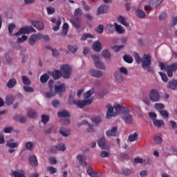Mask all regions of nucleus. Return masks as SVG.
Wrapping results in <instances>:
<instances>
[{
  "mask_svg": "<svg viewBox=\"0 0 177 177\" xmlns=\"http://www.w3.org/2000/svg\"><path fill=\"white\" fill-rule=\"evenodd\" d=\"M59 133H61L62 136H68L71 133V130H70V129H64L61 127L59 129Z\"/></svg>",
  "mask_w": 177,
  "mask_h": 177,
  "instance_id": "24",
  "label": "nucleus"
},
{
  "mask_svg": "<svg viewBox=\"0 0 177 177\" xmlns=\"http://www.w3.org/2000/svg\"><path fill=\"white\" fill-rule=\"evenodd\" d=\"M92 59L96 68H98V70H106V65L100 60L99 56L96 55H92Z\"/></svg>",
  "mask_w": 177,
  "mask_h": 177,
  "instance_id": "7",
  "label": "nucleus"
},
{
  "mask_svg": "<svg viewBox=\"0 0 177 177\" xmlns=\"http://www.w3.org/2000/svg\"><path fill=\"white\" fill-rule=\"evenodd\" d=\"M56 24L57 25L53 28V31H58V30L60 29V24H62V19L60 18H58Z\"/></svg>",
  "mask_w": 177,
  "mask_h": 177,
  "instance_id": "43",
  "label": "nucleus"
},
{
  "mask_svg": "<svg viewBox=\"0 0 177 177\" xmlns=\"http://www.w3.org/2000/svg\"><path fill=\"white\" fill-rule=\"evenodd\" d=\"M162 2V0H150V3L152 6L157 8Z\"/></svg>",
  "mask_w": 177,
  "mask_h": 177,
  "instance_id": "45",
  "label": "nucleus"
},
{
  "mask_svg": "<svg viewBox=\"0 0 177 177\" xmlns=\"http://www.w3.org/2000/svg\"><path fill=\"white\" fill-rule=\"evenodd\" d=\"M67 49L68 50L71 51V53H77V50H78V46H77V45H68Z\"/></svg>",
  "mask_w": 177,
  "mask_h": 177,
  "instance_id": "35",
  "label": "nucleus"
},
{
  "mask_svg": "<svg viewBox=\"0 0 177 177\" xmlns=\"http://www.w3.org/2000/svg\"><path fill=\"white\" fill-rule=\"evenodd\" d=\"M66 91V87L64 86V84H61L59 86H55V92L56 93H63Z\"/></svg>",
  "mask_w": 177,
  "mask_h": 177,
  "instance_id": "20",
  "label": "nucleus"
},
{
  "mask_svg": "<svg viewBox=\"0 0 177 177\" xmlns=\"http://www.w3.org/2000/svg\"><path fill=\"white\" fill-rule=\"evenodd\" d=\"M57 115L58 117H59V118H66V119L62 120V124H64V125H69L70 124L69 118L71 117V115L68 111L64 110L63 111L58 112Z\"/></svg>",
  "mask_w": 177,
  "mask_h": 177,
  "instance_id": "4",
  "label": "nucleus"
},
{
  "mask_svg": "<svg viewBox=\"0 0 177 177\" xmlns=\"http://www.w3.org/2000/svg\"><path fill=\"white\" fill-rule=\"evenodd\" d=\"M62 75H63L62 71L55 70L54 72H53V78H54V80H59Z\"/></svg>",
  "mask_w": 177,
  "mask_h": 177,
  "instance_id": "33",
  "label": "nucleus"
},
{
  "mask_svg": "<svg viewBox=\"0 0 177 177\" xmlns=\"http://www.w3.org/2000/svg\"><path fill=\"white\" fill-rule=\"evenodd\" d=\"M176 86H177V80H170L167 85V88L169 89H172L173 91H175V89H176Z\"/></svg>",
  "mask_w": 177,
  "mask_h": 177,
  "instance_id": "22",
  "label": "nucleus"
},
{
  "mask_svg": "<svg viewBox=\"0 0 177 177\" xmlns=\"http://www.w3.org/2000/svg\"><path fill=\"white\" fill-rule=\"evenodd\" d=\"M74 16L78 17V16H82V10L81 8H77L74 12Z\"/></svg>",
  "mask_w": 177,
  "mask_h": 177,
  "instance_id": "59",
  "label": "nucleus"
},
{
  "mask_svg": "<svg viewBox=\"0 0 177 177\" xmlns=\"http://www.w3.org/2000/svg\"><path fill=\"white\" fill-rule=\"evenodd\" d=\"M32 25L37 30H44V24L41 21H32Z\"/></svg>",
  "mask_w": 177,
  "mask_h": 177,
  "instance_id": "19",
  "label": "nucleus"
},
{
  "mask_svg": "<svg viewBox=\"0 0 177 177\" xmlns=\"http://www.w3.org/2000/svg\"><path fill=\"white\" fill-rule=\"evenodd\" d=\"M13 102H14L13 97H8L6 100V104H7V106H10V104H12Z\"/></svg>",
  "mask_w": 177,
  "mask_h": 177,
  "instance_id": "63",
  "label": "nucleus"
},
{
  "mask_svg": "<svg viewBox=\"0 0 177 177\" xmlns=\"http://www.w3.org/2000/svg\"><path fill=\"white\" fill-rule=\"evenodd\" d=\"M11 176H14V177H26V174H24V171H11Z\"/></svg>",
  "mask_w": 177,
  "mask_h": 177,
  "instance_id": "29",
  "label": "nucleus"
},
{
  "mask_svg": "<svg viewBox=\"0 0 177 177\" xmlns=\"http://www.w3.org/2000/svg\"><path fill=\"white\" fill-rule=\"evenodd\" d=\"M106 107L107 110V118H109V117H115L116 115H118V114H121V113L125 110V106H124V104H115L114 108L110 104H107Z\"/></svg>",
  "mask_w": 177,
  "mask_h": 177,
  "instance_id": "2",
  "label": "nucleus"
},
{
  "mask_svg": "<svg viewBox=\"0 0 177 177\" xmlns=\"http://www.w3.org/2000/svg\"><path fill=\"white\" fill-rule=\"evenodd\" d=\"M165 106L163 104H155L154 105V108L156 109V110H158L159 111V113L160 111H162V109H164Z\"/></svg>",
  "mask_w": 177,
  "mask_h": 177,
  "instance_id": "55",
  "label": "nucleus"
},
{
  "mask_svg": "<svg viewBox=\"0 0 177 177\" xmlns=\"http://www.w3.org/2000/svg\"><path fill=\"white\" fill-rule=\"evenodd\" d=\"M102 55L108 63H110V62H111V53H110L109 50H104L102 53Z\"/></svg>",
  "mask_w": 177,
  "mask_h": 177,
  "instance_id": "15",
  "label": "nucleus"
},
{
  "mask_svg": "<svg viewBox=\"0 0 177 177\" xmlns=\"http://www.w3.org/2000/svg\"><path fill=\"white\" fill-rule=\"evenodd\" d=\"M135 60L138 64L142 63V67L147 73L154 74V69L151 67V55L149 54H144L143 57L140 59V56L138 53H136L134 55Z\"/></svg>",
  "mask_w": 177,
  "mask_h": 177,
  "instance_id": "1",
  "label": "nucleus"
},
{
  "mask_svg": "<svg viewBox=\"0 0 177 177\" xmlns=\"http://www.w3.org/2000/svg\"><path fill=\"white\" fill-rule=\"evenodd\" d=\"M89 74L95 78H102V77H103V72L93 68L89 71Z\"/></svg>",
  "mask_w": 177,
  "mask_h": 177,
  "instance_id": "11",
  "label": "nucleus"
},
{
  "mask_svg": "<svg viewBox=\"0 0 177 177\" xmlns=\"http://www.w3.org/2000/svg\"><path fill=\"white\" fill-rule=\"evenodd\" d=\"M95 93V88H91L89 91H88L86 93H84V100H91V101L93 100L92 99H88Z\"/></svg>",
  "mask_w": 177,
  "mask_h": 177,
  "instance_id": "21",
  "label": "nucleus"
},
{
  "mask_svg": "<svg viewBox=\"0 0 177 177\" xmlns=\"http://www.w3.org/2000/svg\"><path fill=\"white\" fill-rule=\"evenodd\" d=\"M48 15H53L56 12V9L53 7H47L46 8Z\"/></svg>",
  "mask_w": 177,
  "mask_h": 177,
  "instance_id": "57",
  "label": "nucleus"
},
{
  "mask_svg": "<svg viewBox=\"0 0 177 177\" xmlns=\"http://www.w3.org/2000/svg\"><path fill=\"white\" fill-rule=\"evenodd\" d=\"M41 122H44V124H48V122H49V116H48V115H42Z\"/></svg>",
  "mask_w": 177,
  "mask_h": 177,
  "instance_id": "56",
  "label": "nucleus"
},
{
  "mask_svg": "<svg viewBox=\"0 0 177 177\" xmlns=\"http://www.w3.org/2000/svg\"><path fill=\"white\" fill-rule=\"evenodd\" d=\"M30 32H35V29L32 28V26H27L21 28L18 32H17L14 37H19V35H21L22 34H30Z\"/></svg>",
  "mask_w": 177,
  "mask_h": 177,
  "instance_id": "8",
  "label": "nucleus"
},
{
  "mask_svg": "<svg viewBox=\"0 0 177 177\" xmlns=\"http://www.w3.org/2000/svg\"><path fill=\"white\" fill-rule=\"evenodd\" d=\"M159 74H160L163 82H168V77H167V74H165L162 72H159Z\"/></svg>",
  "mask_w": 177,
  "mask_h": 177,
  "instance_id": "54",
  "label": "nucleus"
},
{
  "mask_svg": "<svg viewBox=\"0 0 177 177\" xmlns=\"http://www.w3.org/2000/svg\"><path fill=\"white\" fill-rule=\"evenodd\" d=\"M21 78L24 85H31V80H30V78H28L27 76L24 75L21 77Z\"/></svg>",
  "mask_w": 177,
  "mask_h": 177,
  "instance_id": "40",
  "label": "nucleus"
},
{
  "mask_svg": "<svg viewBox=\"0 0 177 177\" xmlns=\"http://www.w3.org/2000/svg\"><path fill=\"white\" fill-rule=\"evenodd\" d=\"M68 102L70 104H75L77 106V107H79L80 109H84L85 106H89L91 103H92V100H83L80 101L79 100L74 99V97L73 95H70L68 98Z\"/></svg>",
  "mask_w": 177,
  "mask_h": 177,
  "instance_id": "3",
  "label": "nucleus"
},
{
  "mask_svg": "<svg viewBox=\"0 0 177 177\" xmlns=\"http://www.w3.org/2000/svg\"><path fill=\"white\" fill-rule=\"evenodd\" d=\"M115 28L116 32L118 34H124L125 32V29L121 26V25H118L117 23H114Z\"/></svg>",
  "mask_w": 177,
  "mask_h": 177,
  "instance_id": "25",
  "label": "nucleus"
},
{
  "mask_svg": "<svg viewBox=\"0 0 177 177\" xmlns=\"http://www.w3.org/2000/svg\"><path fill=\"white\" fill-rule=\"evenodd\" d=\"M48 80H49V75H48L47 73L42 75L40 77V82L42 84L48 82Z\"/></svg>",
  "mask_w": 177,
  "mask_h": 177,
  "instance_id": "39",
  "label": "nucleus"
},
{
  "mask_svg": "<svg viewBox=\"0 0 177 177\" xmlns=\"http://www.w3.org/2000/svg\"><path fill=\"white\" fill-rule=\"evenodd\" d=\"M104 31V28L102 24L99 25L98 27L95 28V32H97L98 34H103Z\"/></svg>",
  "mask_w": 177,
  "mask_h": 177,
  "instance_id": "48",
  "label": "nucleus"
},
{
  "mask_svg": "<svg viewBox=\"0 0 177 177\" xmlns=\"http://www.w3.org/2000/svg\"><path fill=\"white\" fill-rule=\"evenodd\" d=\"M6 146L10 149H15L19 147V142H15V140L11 138L7 141Z\"/></svg>",
  "mask_w": 177,
  "mask_h": 177,
  "instance_id": "14",
  "label": "nucleus"
},
{
  "mask_svg": "<svg viewBox=\"0 0 177 177\" xmlns=\"http://www.w3.org/2000/svg\"><path fill=\"white\" fill-rule=\"evenodd\" d=\"M153 124L154 125V127H156V128H161V127H162V125H164V120H155L153 122Z\"/></svg>",
  "mask_w": 177,
  "mask_h": 177,
  "instance_id": "36",
  "label": "nucleus"
},
{
  "mask_svg": "<svg viewBox=\"0 0 177 177\" xmlns=\"http://www.w3.org/2000/svg\"><path fill=\"white\" fill-rule=\"evenodd\" d=\"M123 120L125 124H132V115L129 114V111L123 112Z\"/></svg>",
  "mask_w": 177,
  "mask_h": 177,
  "instance_id": "12",
  "label": "nucleus"
},
{
  "mask_svg": "<svg viewBox=\"0 0 177 177\" xmlns=\"http://www.w3.org/2000/svg\"><path fill=\"white\" fill-rule=\"evenodd\" d=\"M136 15L137 17H138L139 19H145V17H146V14L142 10H136Z\"/></svg>",
  "mask_w": 177,
  "mask_h": 177,
  "instance_id": "32",
  "label": "nucleus"
},
{
  "mask_svg": "<svg viewBox=\"0 0 177 177\" xmlns=\"http://www.w3.org/2000/svg\"><path fill=\"white\" fill-rule=\"evenodd\" d=\"M84 124H88L87 132L92 133L93 132V124L88 123L87 121H84Z\"/></svg>",
  "mask_w": 177,
  "mask_h": 177,
  "instance_id": "50",
  "label": "nucleus"
},
{
  "mask_svg": "<svg viewBox=\"0 0 177 177\" xmlns=\"http://www.w3.org/2000/svg\"><path fill=\"white\" fill-rule=\"evenodd\" d=\"M123 60L131 64L133 62V58L131 55H124Z\"/></svg>",
  "mask_w": 177,
  "mask_h": 177,
  "instance_id": "41",
  "label": "nucleus"
},
{
  "mask_svg": "<svg viewBox=\"0 0 177 177\" xmlns=\"http://www.w3.org/2000/svg\"><path fill=\"white\" fill-rule=\"evenodd\" d=\"M67 32H68V24L64 23L62 28V35L66 36L67 35Z\"/></svg>",
  "mask_w": 177,
  "mask_h": 177,
  "instance_id": "38",
  "label": "nucleus"
},
{
  "mask_svg": "<svg viewBox=\"0 0 177 177\" xmlns=\"http://www.w3.org/2000/svg\"><path fill=\"white\" fill-rule=\"evenodd\" d=\"M93 49L95 52H100L102 50V43L96 41L93 44Z\"/></svg>",
  "mask_w": 177,
  "mask_h": 177,
  "instance_id": "18",
  "label": "nucleus"
},
{
  "mask_svg": "<svg viewBox=\"0 0 177 177\" xmlns=\"http://www.w3.org/2000/svg\"><path fill=\"white\" fill-rule=\"evenodd\" d=\"M28 117H29V118H37V112L34 110H30L28 112Z\"/></svg>",
  "mask_w": 177,
  "mask_h": 177,
  "instance_id": "44",
  "label": "nucleus"
},
{
  "mask_svg": "<svg viewBox=\"0 0 177 177\" xmlns=\"http://www.w3.org/2000/svg\"><path fill=\"white\" fill-rule=\"evenodd\" d=\"M28 161L32 167H37L38 166V160H37L36 156H30L28 158Z\"/></svg>",
  "mask_w": 177,
  "mask_h": 177,
  "instance_id": "16",
  "label": "nucleus"
},
{
  "mask_svg": "<svg viewBox=\"0 0 177 177\" xmlns=\"http://www.w3.org/2000/svg\"><path fill=\"white\" fill-rule=\"evenodd\" d=\"M26 148L28 150H32V149H34V144H32V142H27L26 143Z\"/></svg>",
  "mask_w": 177,
  "mask_h": 177,
  "instance_id": "60",
  "label": "nucleus"
},
{
  "mask_svg": "<svg viewBox=\"0 0 177 177\" xmlns=\"http://www.w3.org/2000/svg\"><path fill=\"white\" fill-rule=\"evenodd\" d=\"M114 78L118 81V84L122 83V81H124V77H122V73L119 71L115 72L114 74Z\"/></svg>",
  "mask_w": 177,
  "mask_h": 177,
  "instance_id": "17",
  "label": "nucleus"
},
{
  "mask_svg": "<svg viewBox=\"0 0 177 177\" xmlns=\"http://www.w3.org/2000/svg\"><path fill=\"white\" fill-rule=\"evenodd\" d=\"M149 98L153 102H160V96L158 90L155 88L151 89L149 94Z\"/></svg>",
  "mask_w": 177,
  "mask_h": 177,
  "instance_id": "6",
  "label": "nucleus"
},
{
  "mask_svg": "<svg viewBox=\"0 0 177 177\" xmlns=\"http://www.w3.org/2000/svg\"><path fill=\"white\" fill-rule=\"evenodd\" d=\"M109 9L110 6H109V5L102 4L97 8L96 15L100 16L101 15H104L109 12Z\"/></svg>",
  "mask_w": 177,
  "mask_h": 177,
  "instance_id": "10",
  "label": "nucleus"
},
{
  "mask_svg": "<svg viewBox=\"0 0 177 177\" xmlns=\"http://www.w3.org/2000/svg\"><path fill=\"white\" fill-rule=\"evenodd\" d=\"M23 89L25 92L28 93H30L31 92H34V88L29 86H24Z\"/></svg>",
  "mask_w": 177,
  "mask_h": 177,
  "instance_id": "49",
  "label": "nucleus"
},
{
  "mask_svg": "<svg viewBox=\"0 0 177 177\" xmlns=\"http://www.w3.org/2000/svg\"><path fill=\"white\" fill-rule=\"evenodd\" d=\"M70 21L75 28H80V27H81V22H80V19H71Z\"/></svg>",
  "mask_w": 177,
  "mask_h": 177,
  "instance_id": "37",
  "label": "nucleus"
},
{
  "mask_svg": "<svg viewBox=\"0 0 177 177\" xmlns=\"http://www.w3.org/2000/svg\"><path fill=\"white\" fill-rule=\"evenodd\" d=\"M117 127H113L111 129L106 131V136H118V132L117 131Z\"/></svg>",
  "mask_w": 177,
  "mask_h": 177,
  "instance_id": "13",
  "label": "nucleus"
},
{
  "mask_svg": "<svg viewBox=\"0 0 177 177\" xmlns=\"http://www.w3.org/2000/svg\"><path fill=\"white\" fill-rule=\"evenodd\" d=\"M16 84H17L16 79L12 77L8 80L7 87L9 88V89H12V88H15V86H16Z\"/></svg>",
  "mask_w": 177,
  "mask_h": 177,
  "instance_id": "23",
  "label": "nucleus"
},
{
  "mask_svg": "<svg viewBox=\"0 0 177 177\" xmlns=\"http://www.w3.org/2000/svg\"><path fill=\"white\" fill-rule=\"evenodd\" d=\"M122 174V175L128 176V175H131V174H132V170L128 169H123Z\"/></svg>",
  "mask_w": 177,
  "mask_h": 177,
  "instance_id": "61",
  "label": "nucleus"
},
{
  "mask_svg": "<svg viewBox=\"0 0 177 177\" xmlns=\"http://www.w3.org/2000/svg\"><path fill=\"white\" fill-rule=\"evenodd\" d=\"M46 97H53L56 96V91H53V88L50 89V91L46 93Z\"/></svg>",
  "mask_w": 177,
  "mask_h": 177,
  "instance_id": "46",
  "label": "nucleus"
},
{
  "mask_svg": "<svg viewBox=\"0 0 177 177\" xmlns=\"http://www.w3.org/2000/svg\"><path fill=\"white\" fill-rule=\"evenodd\" d=\"M91 120L94 122V124H100V122H102V118H100V116H95L92 118Z\"/></svg>",
  "mask_w": 177,
  "mask_h": 177,
  "instance_id": "51",
  "label": "nucleus"
},
{
  "mask_svg": "<svg viewBox=\"0 0 177 177\" xmlns=\"http://www.w3.org/2000/svg\"><path fill=\"white\" fill-rule=\"evenodd\" d=\"M159 113L162 117H165V118H168V117H169V113L166 110L160 111Z\"/></svg>",
  "mask_w": 177,
  "mask_h": 177,
  "instance_id": "58",
  "label": "nucleus"
},
{
  "mask_svg": "<svg viewBox=\"0 0 177 177\" xmlns=\"http://www.w3.org/2000/svg\"><path fill=\"white\" fill-rule=\"evenodd\" d=\"M87 174L91 177H99L97 174L93 171V169H92V166L88 167Z\"/></svg>",
  "mask_w": 177,
  "mask_h": 177,
  "instance_id": "28",
  "label": "nucleus"
},
{
  "mask_svg": "<svg viewBox=\"0 0 177 177\" xmlns=\"http://www.w3.org/2000/svg\"><path fill=\"white\" fill-rule=\"evenodd\" d=\"M124 48V45L121 44L120 46H114L113 47H112V48L113 49V50L115 52H120V50L121 49H122Z\"/></svg>",
  "mask_w": 177,
  "mask_h": 177,
  "instance_id": "62",
  "label": "nucleus"
},
{
  "mask_svg": "<svg viewBox=\"0 0 177 177\" xmlns=\"http://www.w3.org/2000/svg\"><path fill=\"white\" fill-rule=\"evenodd\" d=\"M97 145L101 149H106V138H102L97 141Z\"/></svg>",
  "mask_w": 177,
  "mask_h": 177,
  "instance_id": "31",
  "label": "nucleus"
},
{
  "mask_svg": "<svg viewBox=\"0 0 177 177\" xmlns=\"http://www.w3.org/2000/svg\"><path fill=\"white\" fill-rule=\"evenodd\" d=\"M139 138L138 133H131L129 136L128 140L129 142H136Z\"/></svg>",
  "mask_w": 177,
  "mask_h": 177,
  "instance_id": "27",
  "label": "nucleus"
},
{
  "mask_svg": "<svg viewBox=\"0 0 177 177\" xmlns=\"http://www.w3.org/2000/svg\"><path fill=\"white\" fill-rule=\"evenodd\" d=\"M76 158L79 160V164L82 165V167H86L88 165L86 161L84 160V156L82 155H77Z\"/></svg>",
  "mask_w": 177,
  "mask_h": 177,
  "instance_id": "26",
  "label": "nucleus"
},
{
  "mask_svg": "<svg viewBox=\"0 0 177 177\" xmlns=\"http://www.w3.org/2000/svg\"><path fill=\"white\" fill-rule=\"evenodd\" d=\"M60 71L63 75L64 78H70V75H71V66L67 65V64H64L61 66L60 67Z\"/></svg>",
  "mask_w": 177,
  "mask_h": 177,
  "instance_id": "5",
  "label": "nucleus"
},
{
  "mask_svg": "<svg viewBox=\"0 0 177 177\" xmlns=\"http://www.w3.org/2000/svg\"><path fill=\"white\" fill-rule=\"evenodd\" d=\"M88 38H93V36L89 33L84 34L81 37V41H86Z\"/></svg>",
  "mask_w": 177,
  "mask_h": 177,
  "instance_id": "53",
  "label": "nucleus"
},
{
  "mask_svg": "<svg viewBox=\"0 0 177 177\" xmlns=\"http://www.w3.org/2000/svg\"><path fill=\"white\" fill-rule=\"evenodd\" d=\"M39 39H42V34L37 33L35 35H32L28 39V44L30 46H34Z\"/></svg>",
  "mask_w": 177,
  "mask_h": 177,
  "instance_id": "9",
  "label": "nucleus"
},
{
  "mask_svg": "<svg viewBox=\"0 0 177 177\" xmlns=\"http://www.w3.org/2000/svg\"><path fill=\"white\" fill-rule=\"evenodd\" d=\"M166 70H170L171 71H176V70H177V63L175 62L171 65L167 66Z\"/></svg>",
  "mask_w": 177,
  "mask_h": 177,
  "instance_id": "42",
  "label": "nucleus"
},
{
  "mask_svg": "<svg viewBox=\"0 0 177 177\" xmlns=\"http://www.w3.org/2000/svg\"><path fill=\"white\" fill-rule=\"evenodd\" d=\"M27 38H28V37L26 36V35H22L21 37H19L17 40V44H21V42H24L25 41H27Z\"/></svg>",
  "mask_w": 177,
  "mask_h": 177,
  "instance_id": "52",
  "label": "nucleus"
},
{
  "mask_svg": "<svg viewBox=\"0 0 177 177\" xmlns=\"http://www.w3.org/2000/svg\"><path fill=\"white\" fill-rule=\"evenodd\" d=\"M16 28V25L15 24H11L8 25V32L10 35H13V30Z\"/></svg>",
  "mask_w": 177,
  "mask_h": 177,
  "instance_id": "47",
  "label": "nucleus"
},
{
  "mask_svg": "<svg viewBox=\"0 0 177 177\" xmlns=\"http://www.w3.org/2000/svg\"><path fill=\"white\" fill-rule=\"evenodd\" d=\"M57 147L60 151H64L66 150V145L64 144H58Z\"/></svg>",
  "mask_w": 177,
  "mask_h": 177,
  "instance_id": "64",
  "label": "nucleus"
},
{
  "mask_svg": "<svg viewBox=\"0 0 177 177\" xmlns=\"http://www.w3.org/2000/svg\"><path fill=\"white\" fill-rule=\"evenodd\" d=\"M118 21H119V23L122 24V26H125V27L129 26V23L126 22L125 18L121 15L118 17Z\"/></svg>",
  "mask_w": 177,
  "mask_h": 177,
  "instance_id": "34",
  "label": "nucleus"
},
{
  "mask_svg": "<svg viewBox=\"0 0 177 177\" xmlns=\"http://www.w3.org/2000/svg\"><path fill=\"white\" fill-rule=\"evenodd\" d=\"M14 120L15 121H19V122H21V124H24V122L27 121V118L26 117L20 116L19 115L14 116Z\"/></svg>",
  "mask_w": 177,
  "mask_h": 177,
  "instance_id": "30",
  "label": "nucleus"
}]
</instances>
